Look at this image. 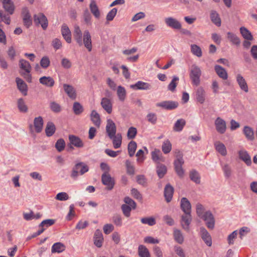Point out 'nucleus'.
Instances as JSON below:
<instances>
[{"instance_id":"nucleus-1","label":"nucleus","mask_w":257,"mask_h":257,"mask_svg":"<svg viewBox=\"0 0 257 257\" xmlns=\"http://www.w3.org/2000/svg\"><path fill=\"white\" fill-rule=\"evenodd\" d=\"M73 37L76 43L80 46L84 45L89 52L92 50L91 37L88 30H85L82 35L80 27L76 25L74 26Z\"/></svg>"},{"instance_id":"nucleus-2","label":"nucleus","mask_w":257,"mask_h":257,"mask_svg":"<svg viewBox=\"0 0 257 257\" xmlns=\"http://www.w3.org/2000/svg\"><path fill=\"white\" fill-rule=\"evenodd\" d=\"M201 75V70L200 67L196 64H193L190 69L189 76L193 85H199Z\"/></svg>"},{"instance_id":"nucleus-3","label":"nucleus","mask_w":257,"mask_h":257,"mask_svg":"<svg viewBox=\"0 0 257 257\" xmlns=\"http://www.w3.org/2000/svg\"><path fill=\"white\" fill-rule=\"evenodd\" d=\"M69 144H68V147L73 150L74 147L81 148L84 147V143L82 140L78 136L70 135L68 137Z\"/></svg>"},{"instance_id":"nucleus-4","label":"nucleus","mask_w":257,"mask_h":257,"mask_svg":"<svg viewBox=\"0 0 257 257\" xmlns=\"http://www.w3.org/2000/svg\"><path fill=\"white\" fill-rule=\"evenodd\" d=\"M34 21L36 25H41L43 30H46L48 27V22L47 18L43 13H40L34 15Z\"/></svg>"},{"instance_id":"nucleus-5","label":"nucleus","mask_w":257,"mask_h":257,"mask_svg":"<svg viewBox=\"0 0 257 257\" xmlns=\"http://www.w3.org/2000/svg\"><path fill=\"white\" fill-rule=\"evenodd\" d=\"M206 222L207 227L211 229L214 227L215 219L213 215L209 210L204 212V215L200 218Z\"/></svg>"},{"instance_id":"nucleus-6","label":"nucleus","mask_w":257,"mask_h":257,"mask_svg":"<svg viewBox=\"0 0 257 257\" xmlns=\"http://www.w3.org/2000/svg\"><path fill=\"white\" fill-rule=\"evenodd\" d=\"M157 107H161L166 110H173L178 107L179 103L178 102L172 100L163 101L156 103Z\"/></svg>"},{"instance_id":"nucleus-7","label":"nucleus","mask_w":257,"mask_h":257,"mask_svg":"<svg viewBox=\"0 0 257 257\" xmlns=\"http://www.w3.org/2000/svg\"><path fill=\"white\" fill-rule=\"evenodd\" d=\"M101 181L102 184L106 186V188L108 190L113 189L115 182L114 180L107 172L104 173L101 176Z\"/></svg>"},{"instance_id":"nucleus-8","label":"nucleus","mask_w":257,"mask_h":257,"mask_svg":"<svg viewBox=\"0 0 257 257\" xmlns=\"http://www.w3.org/2000/svg\"><path fill=\"white\" fill-rule=\"evenodd\" d=\"M192 221L191 213H184L181 216V225L182 228L187 231H189V225Z\"/></svg>"},{"instance_id":"nucleus-9","label":"nucleus","mask_w":257,"mask_h":257,"mask_svg":"<svg viewBox=\"0 0 257 257\" xmlns=\"http://www.w3.org/2000/svg\"><path fill=\"white\" fill-rule=\"evenodd\" d=\"M199 234L201 238L206 244L208 246H211L212 245V239L211 235L204 227H201L200 228Z\"/></svg>"},{"instance_id":"nucleus-10","label":"nucleus","mask_w":257,"mask_h":257,"mask_svg":"<svg viewBox=\"0 0 257 257\" xmlns=\"http://www.w3.org/2000/svg\"><path fill=\"white\" fill-rule=\"evenodd\" d=\"M206 93L205 89L201 86L198 87L195 91L196 101L200 104L204 103L206 99Z\"/></svg>"},{"instance_id":"nucleus-11","label":"nucleus","mask_w":257,"mask_h":257,"mask_svg":"<svg viewBox=\"0 0 257 257\" xmlns=\"http://www.w3.org/2000/svg\"><path fill=\"white\" fill-rule=\"evenodd\" d=\"M165 24L167 26L174 29L179 30L181 29V24L177 20L172 17H168L165 19Z\"/></svg>"},{"instance_id":"nucleus-12","label":"nucleus","mask_w":257,"mask_h":257,"mask_svg":"<svg viewBox=\"0 0 257 257\" xmlns=\"http://www.w3.org/2000/svg\"><path fill=\"white\" fill-rule=\"evenodd\" d=\"M215 126L216 131L220 134H224L226 129L225 121L221 118L218 117L215 120Z\"/></svg>"},{"instance_id":"nucleus-13","label":"nucleus","mask_w":257,"mask_h":257,"mask_svg":"<svg viewBox=\"0 0 257 257\" xmlns=\"http://www.w3.org/2000/svg\"><path fill=\"white\" fill-rule=\"evenodd\" d=\"M106 131L109 138H111L116 134V128L114 122L110 119H107Z\"/></svg>"},{"instance_id":"nucleus-14","label":"nucleus","mask_w":257,"mask_h":257,"mask_svg":"<svg viewBox=\"0 0 257 257\" xmlns=\"http://www.w3.org/2000/svg\"><path fill=\"white\" fill-rule=\"evenodd\" d=\"M236 80L240 89L245 92H248V87L247 83L245 79L240 74H237L236 75Z\"/></svg>"},{"instance_id":"nucleus-15","label":"nucleus","mask_w":257,"mask_h":257,"mask_svg":"<svg viewBox=\"0 0 257 257\" xmlns=\"http://www.w3.org/2000/svg\"><path fill=\"white\" fill-rule=\"evenodd\" d=\"M3 4V7L5 11L10 15L14 14L15 11V6L13 2L11 0H0Z\"/></svg>"},{"instance_id":"nucleus-16","label":"nucleus","mask_w":257,"mask_h":257,"mask_svg":"<svg viewBox=\"0 0 257 257\" xmlns=\"http://www.w3.org/2000/svg\"><path fill=\"white\" fill-rule=\"evenodd\" d=\"M238 156L239 159L243 161L247 166H250L251 165V157L245 150L239 151Z\"/></svg>"},{"instance_id":"nucleus-17","label":"nucleus","mask_w":257,"mask_h":257,"mask_svg":"<svg viewBox=\"0 0 257 257\" xmlns=\"http://www.w3.org/2000/svg\"><path fill=\"white\" fill-rule=\"evenodd\" d=\"M180 160H175L174 161V166L175 171L177 175L180 177H183L184 174V170L182 168V165L184 164L183 159H179Z\"/></svg>"},{"instance_id":"nucleus-18","label":"nucleus","mask_w":257,"mask_h":257,"mask_svg":"<svg viewBox=\"0 0 257 257\" xmlns=\"http://www.w3.org/2000/svg\"><path fill=\"white\" fill-rule=\"evenodd\" d=\"M63 89L65 93L72 99L74 100L76 98V92L75 89L72 85L64 84Z\"/></svg>"},{"instance_id":"nucleus-19","label":"nucleus","mask_w":257,"mask_h":257,"mask_svg":"<svg viewBox=\"0 0 257 257\" xmlns=\"http://www.w3.org/2000/svg\"><path fill=\"white\" fill-rule=\"evenodd\" d=\"M174 193V188L170 184L166 185L164 188V194L166 201L168 203L170 202L173 197Z\"/></svg>"},{"instance_id":"nucleus-20","label":"nucleus","mask_w":257,"mask_h":257,"mask_svg":"<svg viewBox=\"0 0 257 257\" xmlns=\"http://www.w3.org/2000/svg\"><path fill=\"white\" fill-rule=\"evenodd\" d=\"M131 88L134 90H149L151 88L150 84L142 81H139L135 84L131 85Z\"/></svg>"},{"instance_id":"nucleus-21","label":"nucleus","mask_w":257,"mask_h":257,"mask_svg":"<svg viewBox=\"0 0 257 257\" xmlns=\"http://www.w3.org/2000/svg\"><path fill=\"white\" fill-rule=\"evenodd\" d=\"M94 244L98 247H100L102 245L103 241V237L101 231L97 229L95 231L94 237Z\"/></svg>"},{"instance_id":"nucleus-22","label":"nucleus","mask_w":257,"mask_h":257,"mask_svg":"<svg viewBox=\"0 0 257 257\" xmlns=\"http://www.w3.org/2000/svg\"><path fill=\"white\" fill-rule=\"evenodd\" d=\"M22 15L23 16V20L24 24L27 28H29L32 25V20L29 11L27 8L23 9Z\"/></svg>"},{"instance_id":"nucleus-23","label":"nucleus","mask_w":257,"mask_h":257,"mask_svg":"<svg viewBox=\"0 0 257 257\" xmlns=\"http://www.w3.org/2000/svg\"><path fill=\"white\" fill-rule=\"evenodd\" d=\"M61 34L63 38L68 43L71 42V33L67 25L64 24L61 27Z\"/></svg>"},{"instance_id":"nucleus-24","label":"nucleus","mask_w":257,"mask_h":257,"mask_svg":"<svg viewBox=\"0 0 257 257\" xmlns=\"http://www.w3.org/2000/svg\"><path fill=\"white\" fill-rule=\"evenodd\" d=\"M101 105L108 114H110L112 112V104L109 98L106 97L102 98L101 101Z\"/></svg>"},{"instance_id":"nucleus-25","label":"nucleus","mask_w":257,"mask_h":257,"mask_svg":"<svg viewBox=\"0 0 257 257\" xmlns=\"http://www.w3.org/2000/svg\"><path fill=\"white\" fill-rule=\"evenodd\" d=\"M16 81L19 90L24 95H27L28 91L27 85L21 78L19 77L16 78Z\"/></svg>"},{"instance_id":"nucleus-26","label":"nucleus","mask_w":257,"mask_h":257,"mask_svg":"<svg viewBox=\"0 0 257 257\" xmlns=\"http://www.w3.org/2000/svg\"><path fill=\"white\" fill-rule=\"evenodd\" d=\"M210 18L211 22L217 27L221 25V19L218 13L215 10H211L210 13Z\"/></svg>"},{"instance_id":"nucleus-27","label":"nucleus","mask_w":257,"mask_h":257,"mask_svg":"<svg viewBox=\"0 0 257 257\" xmlns=\"http://www.w3.org/2000/svg\"><path fill=\"white\" fill-rule=\"evenodd\" d=\"M181 208L184 213H191V205L189 201L185 197L181 200Z\"/></svg>"},{"instance_id":"nucleus-28","label":"nucleus","mask_w":257,"mask_h":257,"mask_svg":"<svg viewBox=\"0 0 257 257\" xmlns=\"http://www.w3.org/2000/svg\"><path fill=\"white\" fill-rule=\"evenodd\" d=\"M39 82L41 84L48 87H53L55 84L54 79L50 76H43L39 79Z\"/></svg>"},{"instance_id":"nucleus-29","label":"nucleus","mask_w":257,"mask_h":257,"mask_svg":"<svg viewBox=\"0 0 257 257\" xmlns=\"http://www.w3.org/2000/svg\"><path fill=\"white\" fill-rule=\"evenodd\" d=\"M19 67L23 70L21 72H31V66L30 63L25 59H22L19 60Z\"/></svg>"},{"instance_id":"nucleus-30","label":"nucleus","mask_w":257,"mask_h":257,"mask_svg":"<svg viewBox=\"0 0 257 257\" xmlns=\"http://www.w3.org/2000/svg\"><path fill=\"white\" fill-rule=\"evenodd\" d=\"M215 71L218 76L226 80L228 78V74L226 70L220 65H216L214 67Z\"/></svg>"},{"instance_id":"nucleus-31","label":"nucleus","mask_w":257,"mask_h":257,"mask_svg":"<svg viewBox=\"0 0 257 257\" xmlns=\"http://www.w3.org/2000/svg\"><path fill=\"white\" fill-rule=\"evenodd\" d=\"M43 119L41 116L35 117L34 120V125L36 132L38 133L41 132L43 126Z\"/></svg>"},{"instance_id":"nucleus-32","label":"nucleus","mask_w":257,"mask_h":257,"mask_svg":"<svg viewBox=\"0 0 257 257\" xmlns=\"http://www.w3.org/2000/svg\"><path fill=\"white\" fill-rule=\"evenodd\" d=\"M89 8L91 13L97 19L100 17V11L96 5V2L94 0H92L89 5Z\"/></svg>"},{"instance_id":"nucleus-33","label":"nucleus","mask_w":257,"mask_h":257,"mask_svg":"<svg viewBox=\"0 0 257 257\" xmlns=\"http://www.w3.org/2000/svg\"><path fill=\"white\" fill-rule=\"evenodd\" d=\"M227 39L233 45L238 46L240 44V40L237 35L231 32L227 33Z\"/></svg>"},{"instance_id":"nucleus-34","label":"nucleus","mask_w":257,"mask_h":257,"mask_svg":"<svg viewBox=\"0 0 257 257\" xmlns=\"http://www.w3.org/2000/svg\"><path fill=\"white\" fill-rule=\"evenodd\" d=\"M56 131V127L53 122L49 121L47 122L45 128L46 135L47 137H51Z\"/></svg>"},{"instance_id":"nucleus-35","label":"nucleus","mask_w":257,"mask_h":257,"mask_svg":"<svg viewBox=\"0 0 257 257\" xmlns=\"http://www.w3.org/2000/svg\"><path fill=\"white\" fill-rule=\"evenodd\" d=\"M214 146L216 150L220 153L222 156H225L227 154V151L225 145L219 142H216L214 143Z\"/></svg>"},{"instance_id":"nucleus-36","label":"nucleus","mask_w":257,"mask_h":257,"mask_svg":"<svg viewBox=\"0 0 257 257\" xmlns=\"http://www.w3.org/2000/svg\"><path fill=\"white\" fill-rule=\"evenodd\" d=\"M243 134L246 138L249 141H253L254 139L253 129L248 126H245L243 130Z\"/></svg>"},{"instance_id":"nucleus-37","label":"nucleus","mask_w":257,"mask_h":257,"mask_svg":"<svg viewBox=\"0 0 257 257\" xmlns=\"http://www.w3.org/2000/svg\"><path fill=\"white\" fill-rule=\"evenodd\" d=\"M66 248L65 245L60 242L55 243L52 246L51 251L52 253L57 252L60 253L65 250Z\"/></svg>"},{"instance_id":"nucleus-38","label":"nucleus","mask_w":257,"mask_h":257,"mask_svg":"<svg viewBox=\"0 0 257 257\" xmlns=\"http://www.w3.org/2000/svg\"><path fill=\"white\" fill-rule=\"evenodd\" d=\"M152 159L154 162L158 163L164 161V159L159 150H155L152 152Z\"/></svg>"},{"instance_id":"nucleus-39","label":"nucleus","mask_w":257,"mask_h":257,"mask_svg":"<svg viewBox=\"0 0 257 257\" xmlns=\"http://www.w3.org/2000/svg\"><path fill=\"white\" fill-rule=\"evenodd\" d=\"M138 253L140 257H151L149 249L142 244L139 246Z\"/></svg>"},{"instance_id":"nucleus-40","label":"nucleus","mask_w":257,"mask_h":257,"mask_svg":"<svg viewBox=\"0 0 257 257\" xmlns=\"http://www.w3.org/2000/svg\"><path fill=\"white\" fill-rule=\"evenodd\" d=\"M112 140L113 147L115 149L119 148L121 144V135L120 134H115L112 137L109 138Z\"/></svg>"},{"instance_id":"nucleus-41","label":"nucleus","mask_w":257,"mask_h":257,"mask_svg":"<svg viewBox=\"0 0 257 257\" xmlns=\"http://www.w3.org/2000/svg\"><path fill=\"white\" fill-rule=\"evenodd\" d=\"M240 32L242 37L247 40L252 41L253 39V36L250 31L244 27L240 28Z\"/></svg>"},{"instance_id":"nucleus-42","label":"nucleus","mask_w":257,"mask_h":257,"mask_svg":"<svg viewBox=\"0 0 257 257\" xmlns=\"http://www.w3.org/2000/svg\"><path fill=\"white\" fill-rule=\"evenodd\" d=\"M116 93L119 100L121 102H123L126 96V92L124 87L120 85L118 86L117 87Z\"/></svg>"},{"instance_id":"nucleus-43","label":"nucleus","mask_w":257,"mask_h":257,"mask_svg":"<svg viewBox=\"0 0 257 257\" xmlns=\"http://www.w3.org/2000/svg\"><path fill=\"white\" fill-rule=\"evenodd\" d=\"M91 120L97 127H99L100 125V118L99 114L97 112V111L95 110H93L91 111L90 114Z\"/></svg>"},{"instance_id":"nucleus-44","label":"nucleus","mask_w":257,"mask_h":257,"mask_svg":"<svg viewBox=\"0 0 257 257\" xmlns=\"http://www.w3.org/2000/svg\"><path fill=\"white\" fill-rule=\"evenodd\" d=\"M185 124L186 121L184 119H179L175 123L173 126V130L177 132H181L183 129Z\"/></svg>"},{"instance_id":"nucleus-45","label":"nucleus","mask_w":257,"mask_h":257,"mask_svg":"<svg viewBox=\"0 0 257 257\" xmlns=\"http://www.w3.org/2000/svg\"><path fill=\"white\" fill-rule=\"evenodd\" d=\"M83 19L85 22V24L87 26H91L92 24V16L90 13L87 9H85L84 10L83 13Z\"/></svg>"},{"instance_id":"nucleus-46","label":"nucleus","mask_w":257,"mask_h":257,"mask_svg":"<svg viewBox=\"0 0 257 257\" xmlns=\"http://www.w3.org/2000/svg\"><path fill=\"white\" fill-rule=\"evenodd\" d=\"M190 47L191 52L194 55L198 57H201L202 56V52L201 48L199 46L196 44H192Z\"/></svg>"},{"instance_id":"nucleus-47","label":"nucleus","mask_w":257,"mask_h":257,"mask_svg":"<svg viewBox=\"0 0 257 257\" xmlns=\"http://www.w3.org/2000/svg\"><path fill=\"white\" fill-rule=\"evenodd\" d=\"M157 173L160 178H162L167 173V168L163 164H159L157 166Z\"/></svg>"},{"instance_id":"nucleus-48","label":"nucleus","mask_w":257,"mask_h":257,"mask_svg":"<svg viewBox=\"0 0 257 257\" xmlns=\"http://www.w3.org/2000/svg\"><path fill=\"white\" fill-rule=\"evenodd\" d=\"M174 237L175 240L179 243L182 244L184 241V237L180 230L178 229H175L173 232Z\"/></svg>"},{"instance_id":"nucleus-49","label":"nucleus","mask_w":257,"mask_h":257,"mask_svg":"<svg viewBox=\"0 0 257 257\" xmlns=\"http://www.w3.org/2000/svg\"><path fill=\"white\" fill-rule=\"evenodd\" d=\"M137 143L133 141H131L127 146L128 153L130 157H133L137 149Z\"/></svg>"},{"instance_id":"nucleus-50","label":"nucleus","mask_w":257,"mask_h":257,"mask_svg":"<svg viewBox=\"0 0 257 257\" xmlns=\"http://www.w3.org/2000/svg\"><path fill=\"white\" fill-rule=\"evenodd\" d=\"M189 176L192 181L198 184L200 183V177L198 172L193 170L190 172Z\"/></svg>"},{"instance_id":"nucleus-51","label":"nucleus","mask_w":257,"mask_h":257,"mask_svg":"<svg viewBox=\"0 0 257 257\" xmlns=\"http://www.w3.org/2000/svg\"><path fill=\"white\" fill-rule=\"evenodd\" d=\"M73 110L76 115H79L83 111L82 105L78 102H75L73 105Z\"/></svg>"},{"instance_id":"nucleus-52","label":"nucleus","mask_w":257,"mask_h":257,"mask_svg":"<svg viewBox=\"0 0 257 257\" xmlns=\"http://www.w3.org/2000/svg\"><path fill=\"white\" fill-rule=\"evenodd\" d=\"M126 173L128 175H133L135 174V167L132 163L128 160L125 161Z\"/></svg>"},{"instance_id":"nucleus-53","label":"nucleus","mask_w":257,"mask_h":257,"mask_svg":"<svg viewBox=\"0 0 257 257\" xmlns=\"http://www.w3.org/2000/svg\"><path fill=\"white\" fill-rule=\"evenodd\" d=\"M18 107L21 112H26L28 111V107L23 98L18 100Z\"/></svg>"},{"instance_id":"nucleus-54","label":"nucleus","mask_w":257,"mask_h":257,"mask_svg":"<svg viewBox=\"0 0 257 257\" xmlns=\"http://www.w3.org/2000/svg\"><path fill=\"white\" fill-rule=\"evenodd\" d=\"M141 221L143 224H148L150 226L154 225L156 223L155 219L153 217L142 218Z\"/></svg>"},{"instance_id":"nucleus-55","label":"nucleus","mask_w":257,"mask_h":257,"mask_svg":"<svg viewBox=\"0 0 257 257\" xmlns=\"http://www.w3.org/2000/svg\"><path fill=\"white\" fill-rule=\"evenodd\" d=\"M55 223V220L52 219H48L43 220L39 225L40 228H45L52 225Z\"/></svg>"},{"instance_id":"nucleus-56","label":"nucleus","mask_w":257,"mask_h":257,"mask_svg":"<svg viewBox=\"0 0 257 257\" xmlns=\"http://www.w3.org/2000/svg\"><path fill=\"white\" fill-rule=\"evenodd\" d=\"M162 151L164 154L169 153L172 149V145L169 140L164 141L162 147Z\"/></svg>"},{"instance_id":"nucleus-57","label":"nucleus","mask_w":257,"mask_h":257,"mask_svg":"<svg viewBox=\"0 0 257 257\" xmlns=\"http://www.w3.org/2000/svg\"><path fill=\"white\" fill-rule=\"evenodd\" d=\"M65 147V142L63 139H59L55 144V148L57 150L60 152L62 151Z\"/></svg>"},{"instance_id":"nucleus-58","label":"nucleus","mask_w":257,"mask_h":257,"mask_svg":"<svg viewBox=\"0 0 257 257\" xmlns=\"http://www.w3.org/2000/svg\"><path fill=\"white\" fill-rule=\"evenodd\" d=\"M137 182L144 187L147 185V179L143 175H139L136 176Z\"/></svg>"},{"instance_id":"nucleus-59","label":"nucleus","mask_w":257,"mask_h":257,"mask_svg":"<svg viewBox=\"0 0 257 257\" xmlns=\"http://www.w3.org/2000/svg\"><path fill=\"white\" fill-rule=\"evenodd\" d=\"M112 220L117 226H121L122 224V217L119 214H114L112 217Z\"/></svg>"},{"instance_id":"nucleus-60","label":"nucleus","mask_w":257,"mask_h":257,"mask_svg":"<svg viewBox=\"0 0 257 257\" xmlns=\"http://www.w3.org/2000/svg\"><path fill=\"white\" fill-rule=\"evenodd\" d=\"M222 170L225 177L226 178H229L231 176L232 173V170L229 165L228 164H225L222 166Z\"/></svg>"},{"instance_id":"nucleus-61","label":"nucleus","mask_w":257,"mask_h":257,"mask_svg":"<svg viewBox=\"0 0 257 257\" xmlns=\"http://www.w3.org/2000/svg\"><path fill=\"white\" fill-rule=\"evenodd\" d=\"M196 210L197 216L201 218L204 213L205 208L204 206L200 203H198L196 205Z\"/></svg>"},{"instance_id":"nucleus-62","label":"nucleus","mask_w":257,"mask_h":257,"mask_svg":"<svg viewBox=\"0 0 257 257\" xmlns=\"http://www.w3.org/2000/svg\"><path fill=\"white\" fill-rule=\"evenodd\" d=\"M179 80V78L177 76H174L171 82L168 86V90L173 92L175 91L177 86L176 81Z\"/></svg>"},{"instance_id":"nucleus-63","label":"nucleus","mask_w":257,"mask_h":257,"mask_svg":"<svg viewBox=\"0 0 257 257\" xmlns=\"http://www.w3.org/2000/svg\"><path fill=\"white\" fill-rule=\"evenodd\" d=\"M41 66L44 69L47 68L50 64V59L47 56H44L42 58L40 61Z\"/></svg>"},{"instance_id":"nucleus-64","label":"nucleus","mask_w":257,"mask_h":257,"mask_svg":"<svg viewBox=\"0 0 257 257\" xmlns=\"http://www.w3.org/2000/svg\"><path fill=\"white\" fill-rule=\"evenodd\" d=\"M137 130L135 127H131L128 128L127 133V137L128 139H133L136 136Z\"/></svg>"}]
</instances>
